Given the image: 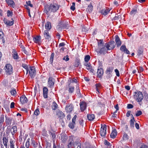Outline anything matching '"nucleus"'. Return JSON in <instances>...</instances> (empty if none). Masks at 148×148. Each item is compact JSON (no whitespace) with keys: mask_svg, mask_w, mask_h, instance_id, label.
Masks as SVG:
<instances>
[{"mask_svg":"<svg viewBox=\"0 0 148 148\" xmlns=\"http://www.w3.org/2000/svg\"><path fill=\"white\" fill-rule=\"evenodd\" d=\"M59 5L56 4H51L50 5H46L45 6L43 12L49 16L51 13H54L56 12L59 9Z\"/></svg>","mask_w":148,"mask_h":148,"instance_id":"1","label":"nucleus"},{"mask_svg":"<svg viewBox=\"0 0 148 148\" xmlns=\"http://www.w3.org/2000/svg\"><path fill=\"white\" fill-rule=\"evenodd\" d=\"M133 97L137 102H140L143 99V94L141 92H135L134 93Z\"/></svg>","mask_w":148,"mask_h":148,"instance_id":"2","label":"nucleus"},{"mask_svg":"<svg viewBox=\"0 0 148 148\" xmlns=\"http://www.w3.org/2000/svg\"><path fill=\"white\" fill-rule=\"evenodd\" d=\"M108 50V49L106 48V46L105 44L104 45L100 47H98L96 51L98 53L103 54L105 55L106 53H107Z\"/></svg>","mask_w":148,"mask_h":148,"instance_id":"3","label":"nucleus"},{"mask_svg":"<svg viewBox=\"0 0 148 148\" xmlns=\"http://www.w3.org/2000/svg\"><path fill=\"white\" fill-rule=\"evenodd\" d=\"M5 72L7 75H10L12 73V65L9 64H7L5 67Z\"/></svg>","mask_w":148,"mask_h":148,"instance_id":"4","label":"nucleus"},{"mask_svg":"<svg viewBox=\"0 0 148 148\" xmlns=\"http://www.w3.org/2000/svg\"><path fill=\"white\" fill-rule=\"evenodd\" d=\"M106 125L104 124L102 125L100 132V134L102 136L104 137L106 133Z\"/></svg>","mask_w":148,"mask_h":148,"instance_id":"5","label":"nucleus"},{"mask_svg":"<svg viewBox=\"0 0 148 148\" xmlns=\"http://www.w3.org/2000/svg\"><path fill=\"white\" fill-rule=\"evenodd\" d=\"M105 44L106 46V48L108 50L113 49L115 47V44L113 41H110L108 43H106Z\"/></svg>","mask_w":148,"mask_h":148,"instance_id":"6","label":"nucleus"},{"mask_svg":"<svg viewBox=\"0 0 148 148\" xmlns=\"http://www.w3.org/2000/svg\"><path fill=\"white\" fill-rule=\"evenodd\" d=\"M113 69V67H109L107 68L106 71V73L108 78H110L112 77V73Z\"/></svg>","mask_w":148,"mask_h":148,"instance_id":"7","label":"nucleus"},{"mask_svg":"<svg viewBox=\"0 0 148 148\" xmlns=\"http://www.w3.org/2000/svg\"><path fill=\"white\" fill-rule=\"evenodd\" d=\"M29 73L31 78H34L36 76V73L35 68L33 66L30 67Z\"/></svg>","mask_w":148,"mask_h":148,"instance_id":"8","label":"nucleus"},{"mask_svg":"<svg viewBox=\"0 0 148 148\" xmlns=\"http://www.w3.org/2000/svg\"><path fill=\"white\" fill-rule=\"evenodd\" d=\"M111 9L108 8H104L100 10V12L102 15L106 16L110 12Z\"/></svg>","mask_w":148,"mask_h":148,"instance_id":"9","label":"nucleus"},{"mask_svg":"<svg viewBox=\"0 0 148 148\" xmlns=\"http://www.w3.org/2000/svg\"><path fill=\"white\" fill-rule=\"evenodd\" d=\"M103 70L102 68L98 69L97 73V76L99 78H101L103 76Z\"/></svg>","mask_w":148,"mask_h":148,"instance_id":"10","label":"nucleus"},{"mask_svg":"<svg viewBox=\"0 0 148 148\" xmlns=\"http://www.w3.org/2000/svg\"><path fill=\"white\" fill-rule=\"evenodd\" d=\"M54 79L53 78L50 77L49 78L48 83L49 87H52L54 85Z\"/></svg>","mask_w":148,"mask_h":148,"instance_id":"11","label":"nucleus"},{"mask_svg":"<svg viewBox=\"0 0 148 148\" xmlns=\"http://www.w3.org/2000/svg\"><path fill=\"white\" fill-rule=\"evenodd\" d=\"M80 109L81 112H83L86 108V104L84 101L80 102L79 103Z\"/></svg>","mask_w":148,"mask_h":148,"instance_id":"12","label":"nucleus"},{"mask_svg":"<svg viewBox=\"0 0 148 148\" xmlns=\"http://www.w3.org/2000/svg\"><path fill=\"white\" fill-rule=\"evenodd\" d=\"M12 21H10L8 20L5 18H4L3 21L4 23L8 26H11L14 24L13 20L12 18L11 19Z\"/></svg>","mask_w":148,"mask_h":148,"instance_id":"13","label":"nucleus"},{"mask_svg":"<svg viewBox=\"0 0 148 148\" xmlns=\"http://www.w3.org/2000/svg\"><path fill=\"white\" fill-rule=\"evenodd\" d=\"M120 50L127 54H130L129 51L126 48L125 45H122L120 48Z\"/></svg>","mask_w":148,"mask_h":148,"instance_id":"14","label":"nucleus"},{"mask_svg":"<svg viewBox=\"0 0 148 148\" xmlns=\"http://www.w3.org/2000/svg\"><path fill=\"white\" fill-rule=\"evenodd\" d=\"M10 131L11 132V133L12 135V137H14V134L16 133L17 131V127L16 125L13 126L10 129Z\"/></svg>","mask_w":148,"mask_h":148,"instance_id":"15","label":"nucleus"},{"mask_svg":"<svg viewBox=\"0 0 148 148\" xmlns=\"http://www.w3.org/2000/svg\"><path fill=\"white\" fill-rule=\"evenodd\" d=\"M44 35L46 39H47L48 40H50L51 36L49 33L48 32V30H45L44 31Z\"/></svg>","mask_w":148,"mask_h":148,"instance_id":"16","label":"nucleus"},{"mask_svg":"<svg viewBox=\"0 0 148 148\" xmlns=\"http://www.w3.org/2000/svg\"><path fill=\"white\" fill-rule=\"evenodd\" d=\"M20 101L22 104H23L27 103L28 100L25 96H22L20 97Z\"/></svg>","mask_w":148,"mask_h":148,"instance_id":"17","label":"nucleus"},{"mask_svg":"<svg viewBox=\"0 0 148 148\" xmlns=\"http://www.w3.org/2000/svg\"><path fill=\"white\" fill-rule=\"evenodd\" d=\"M43 94L44 97L45 98H47L48 97L47 94H48V88L47 87H45L43 88Z\"/></svg>","mask_w":148,"mask_h":148,"instance_id":"18","label":"nucleus"},{"mask_svg":"<svg viewBox=\"0 0 148 148\" xmlns=\"http://www.w3.org/2000/svg\"><path fill=\"white\" fill-rule=\"evenodd\" d=\"M115 41L117 47H119L121 46V42L119 37L118 35H116L115 36Z\"/></svg>","mask_w":148,"mask_h":148,"instance_id":"19","label":"nucleus"},{"mask_svg":"<svg viewBox=\"0 0 148 148\" xmlns=\"http://www.w3.org/2000/svg\"><path fill=\"white\" fill-rule=\"evenodd\" d=\"M5 122L6 125H10L11 124L12 119V118H10L5 116Z\"/></svg>","mask_w":148,"mask_h":148,"instance_id":"20","label":"nucleus"},{"mask_svg":"<svg viewBox=\"0 0 148 148\" xmlns=\"http://www.w3.org/2000/svg\"><path fill=\"white\" fill-rule=\"evenodd\" d=\"M49 133L51 135V137L52 138L53 140V143L55 142V139L56 136V134L55 132L53 131L52 129L50 130Z\"/></svg>","mask_w":148,"mask_h":148,"instance_id":"21","label":"nucleus"},{"mask_svg":"<svg viewBox=\"0 0 148 148\" xmlns=\"http://www.w3.org/2000/svg\"><path fill=\"white\" fill-rule=\"evenodd\" d=\"M3 142L6 148H7L8 147V137H3Z\"/></svg>","mask_w":148,"mask_h":148,"instance_id":"22","label":"nucleus"},{"mask_svg":"<svg viewBox=\"0 0 148 148\" xmlns=\"http://www.w3.org/2000/svg\"><path fill=\"white\" fill-rule=\"evenodd\" d=\"M12 57L14 59H17L18 58V55L17 52L15 49H13L12 51Z\"/></svg>","mask_w":148,"mask_h":148,"instance_id":"23","label":"nucleus"},{"mask_svg":"<svg viewBox=\"0 0 148 148\" xmlns=\"http://www.w3.org/2000/svg\"><path fill=\"white\" fill-rule=\"evenodd\" d=\"M5 1L8 5L11 6L12 7L14 8L15 6V4L12 0H5Z\"/></svg>","mask_w":148,"mask_h":148,"instance_id":"24","label":"nucleus"},{"mask_svg":"<svg viewBox=\"0 0 148 148\" xmlns=\"http://www.w3.org/2000/svg\"><path fill=\"white\" fill-rule=\"evenodd\" d=\"M61 26L62 29H68V27L69 26L68 24V23L67 22H61Z\"/></svg>","mask_w":148,"mask_h":148,"instance_id":"25","label":"nucleus"},{"mask_svg":"<svg viewBox=\"0 0 148 148\" xmlns=\"http://www.w3.org/2000/svg\"><path fill=\"white\" fill-rule=\"evenodd\" d=\"M73 109V107L72 105H70L68 106H66L65 110L67 112H71Z\"/></svg>","mask_w":148,"mask_h":148,"instance_id":"26","label":"nucleus"},{"mask_svg":"<svg viewBox=\"0 0 148 148\" xmlns=\"http://www.w3.org/2000/svg\"><path fill=\"white\" fill-rule=\"evenodd\" d=\"M117 135V132L116 130H113L111 133L110 136L111 138H114Z\"/></svg>","mask_w":148,"mask_h":148,"instance_id":"27","label":"nucleus"},{"mask_svg":"<svg viewBox=\"0 0 148 148\" xmlns=\"http://www.w3.org/2000/svg\"><path fill=\"white\" fill-rule=\"evenodd\" d=\"M40 38L41 37L40 36H36L33 38V40L35 43H37L40 41Z\"/></svg>","mask_w":148,"mask_h":148,"instance_id":"28","label":"nucleus"},{"mask_svg":"<svg viewBox=\"0 0 148 148\" xmlns=\"http://www.w3.org/2000/svg\"><path fill=\"white\" fill-rule=\"evenodd\" d=\"M80 59L79 58H77L75 62L74 66L75 67H78L80 64Z\"/></svg>","mask_w":148,"mask_h":148,"instance_id":"29","label":"nucleus"},{"mask_svg":"<svg viewBox=\"0 0 148 148\" xmlns=\"http://www.w3.org/2000/svg\"><path fill=\"white\" fill-rule=\"evenodd\" d=\"M45 28L47 30H49L51 28V23L49 22H47L45 25Z\"/></svg>","mask_w":148,"mask_h":148,"instance_id":"30","label":"nucleus"},{"mask_svg":"<svg viewBox=\"0 0 148 148\" xmlns=\"http://www.w3.org/2000/svg\"><path fill=\"white\" fill-rule=\"evenodd\" d=\"M95 118V115L94 114H88L87 116V119L90 121L93 120Z\"/></svg>","mask_w":148,"mask_h":148,"instance_id":"31","label":"nucleus"},{"mask_svg":"<svg viewBox=\"0 0 148 148\" xmlns=\"http://www.w3.org/2000/svg\"><path fill=\"white\" fill-rule=\"evenodd\" d=\"M98 47H101L104 45V42L103 40H99L98 41Z\"/></svg>","mask_w":148,"mask_h":148,"instance_id":"32","label":"nucleus"},{"mask_svg":"<svg viewBox=\"0 0 148 148\" xmlns=\"http://www.w3.org/2000/svg\"><path fill=\"white\" fill-rule=\"evenodd\" d=\"M86 69L89 71L90 72L94 73V70L92 68L91 64L86 67Z\"/></svg>","mask_w":148,"mask_h":148,"instance_id":"33","label":"nucleus"},{"mask_svg":"<svg viewBox=\"0 0 148 148\" xmlns=\"http://www.w3.org/2000/svg\"><path fill=\"white\" fill-rule=\"evenodd\" d=\"M93 6L91 5H90L88 6L87 9L89 13H91L93 10Z\"/></svg>","mask_w":148,"mask_h":148,"instance_id":"34","label":"nucleus"},{"mask_svg":"<svg viewBox=\"0 0 148 148\" xmlns=\"http://www.w3.org/2000/svg\"><path fill=\"white\" fill-rule=\"evenodd\" d=\"M32 143H31L34 146V148H36L38 146V143H36L35 141L33 139H31Z\"/></svg>","mask_w":148,"mask_h":148,"instance_id":"35","label":"nucleus"},{"mask_svg":"<svg viewBox=\"0 0 148 148\" xmlns=\"http://www.w3.org/2000/svg\"><path fill=\"white\" fill-rule=\"evenodd\" d=\"M73 140L71 139L70 142L68 145V148H72L73 145Z\"/></svg>","mask_w":148,"mask_h":148,"instance_id":"36","label":"nucleus"},{"mask_svg":"<svg viewBox=\"0 0 148 148\" xmlns=\"http://www.w3.org/2000/svg\"><path fill=\"white\" fill-rule=\"evenodd\" d=\"M134 117L131 119L130 121V126L132 127H134Z\"/></svg>","mask_w":148,"mask_h":148,"instance_id":"37","label":"nucleus"},{"mask_svg":"<svg viewBox=\"0 0 148 148\" xmlns=\"http://www.w3.org/2000/svg\"><path fill=\"white\" fill-rule=\"evenodd\" d=\"M74 87L72 86H70L69 89V92L70 93H72L73 92Z\"/></svg>","mask_w":148,"mask_h":148,"instance_id":"38","label":"nucleus"},{"mask_svg":"<svg viewBox=\"0 0 148 148\" xmlns=\"http://www.w3.org/2000/svg\"><path fill=\"white\" fill-rule=\"evenodd\" d=\"M22 66L26 70V74H27L29 71V69L27 66L25 64H22Z\"/></svg>","mask_w":148,"mask_h":148,"instance_id":"39","label":"nucleus"},{"mask_svg":"<svg viewBox=\"0 0 148 148\" xmlns=\"http://www.w3.org/2000/svg\"><path fill=\"white\" fill-rule=\"evenodd\" d=\"M137 12L136 8H135L132 9V10L130 12V14L131 15L135 14Z\"/></svg>","mask_w":148,"mask_h":148,"instance_id":"40","label":"nucleus"},{"mask_svg":"<svg viewBox=\"0 0 148 148\" xmlns=\"http://www.w3.org/2000/svg\"><path fill=\"white\" fill-rule=\"evenodd\" d=\"M90 58V56L89 55H87L85 56L84 58V60L85 62H88Z\"/></svg>","mask_w":148,"mask_h":148,"instance_id":"41","label":"nucleus"},{"mask_svg":"<svg viewBox=\"0 0 148 148\" xmlns=\"http://www.w3.org/2000/svg\"><path fill=\"white\" fill-rule=\"evenodd\" d=\"M30 138H29L27 139V140L25 144V147H26V148H29V146L30 145Z\"/></svg>","mask_w":148,"mask_h":148,"instance_id":"42","label":"nucleus"},{"mask_svg":"<svg viewBox=\"0 0 148 148\" xmlns=\"http://www.w3.org/2000/svg\"><path fill=\"white\" fill-rule=\"evenodd\" d=\"M10 147H14V143L15 141H14L12 139H10Z\"/></svg>","mask_w":148,"mask_h":148,"instance_id":"43","label":"nucleus"},{"mask_svg":"<svg viewBox=\"0 0 148 148\" xmlns=\"http://www.w3.org/2000/svg\"><path fill=\"white\" fill-rule=\"evenodd\" d=\"M57 107L58 105L56 103H53V104L52 107V110H56L57 108Z\"/></svg>","mask_w":148,"mask_h":148,"instance_id":"44","label":"nucleus"},{"mask_svg":"<svg viewBox=\"0 0 148 148\" xmlns=\"http://www.w3.org/2000/svg\"><path fill=\"white\" fill-rule=\"evenodd\" d=\"M39 109L38 108L36 109L34 112V114L36 115L37 116L40 114Z\"/></svg>","mask_w":148,"mask_h":148,"instance_id":"45","label":"nucleus"},{"mask_svg":"<svg viewBox=\"0 0 148 148\" xmlns=\"http://www.w3.org/2000/svg\"><path fill=\"white\" fill-rule=\"evenodd\" d=\"M10 92L12 95H14L16 94V89H13L12 90L10 91Z\"/></svg>","mask_w":148,"mask_h":148,"instance_id":"46","label":"nucleus"},{"mask_svg":"<svg viewBox=\"0 0 148 148\" xmlns=\"http://www.w3.org/2000/svg\"><path fill=\"white\" fill-rule=\"evenodd\" d=\"M75 124L72 123H69V127L71 129H73L74 127V125Z\"/></svg>","mask_w":148,"mask_h":148,"instance_id":"47","label":"nucleus"},{"mask_svg":"<svg viewBox=\"0 0 148 148\" xmlns=\"http://www.w3.org/2000/svg\"><path fill=\"white\" fill-rule=\"evenodd\" d=\"M13 14V12H11L10 10H8L7 11V16L8 17L12 16Z\"/></svg>","mask_w":148,"mask_h":148,"instance_id":"48","label":"nucleus"},{"mask_svg":"<svg viewBox=\"0 0 148 148\" xmlns=\"http://www.w3.org/2000/svg\"><path fill=\"white\" fill-rule=\"evenodd\" d=\"M54 55L53 53H52L51 55L50 60V62H51V63H52L53 62V60L54 57Z\"/></svg>","mask_w":148,"mask_h":148,"instance_id":"49","label":"nucleus"},{"mask_svg":"<svg viewBox=\"0 0 148 148\" xmlns=\"http://www.w3.org/2000/svg\"><path fill=\"white\" fill-rule=\"evenodd\" d=\"M101 86V84H95L96 90L98 92V93H99V88Z\"/></svg>","mask_w":148,"mask_h":148,"instance_id":"50","label":"nucleus"},{"mask_svg":"<svg viewBox=\"0 0 148 148\" xmlns=\"http://www.w3.org/2000/svg\"><path fill=\"white\" fill-rule=\"evenodd\" d=\"M123 139L124 140H127L128 139V136L127 134H125L123 135Z\"/></svg>","mask_w":148,"mask_h":148,"instance_id":"51","label":"nucleus"},{"mask_svg":"<svg viewBox=\"0 0 148 148\" xmlns=\"http://www.w3.org/2000/svg\"><path fill=\"white\" fill-rule=\"evenodd\" d=\"M53 148H61L60 147V146H59L58 145L56 144L55 141H54V142L53 143Z\"/></svg>","mask_w":148,"mask_h":148,"instance_id":"52","label":"nucleus"},{"mask_svg":"<svg viewBox=\"0 0 148 148\" xmlns=\"http://www.w3.org/2000/svg\"><path fill=\"white\" fill-rule=\"evenodd\" d=\"M2 84L5 86H6L8 84V81L7 80H5L3 81Z\"/></svg>","mask_w":148,"mask_h":148,"instance_id":"53","label":"nucleus"},{"mask_svg":"<svg viewBox=\"0 0 148 148\" xmlns=\"http://www.w3.org/2000/svg\"><path fill=\"white\" fill-rule=\"evenodd\" d=\"M58 115L60 117H63L64 116V113L62 112H59L58 113Z\"/></svg>","mask_w":148,"mask_h":148,"instance_id":"54","label":"nucleus"},{"mask_svg":"<svg viewBox=\"0 0 148 148\" xmlns=\"http://www.w3.org/2000/svg\"><path fill=\"white\" fill-rule=\"evenodd\" d=\"M75 3L74 2H73L72 3V5L71 6V10H72L73 11H74L75 9Z\"/></svg>","mask_w":148,"mask_h":148,"instance_id":"55","label":"nucleus"},{"mask_svg":"<svg viewBox=\"0 0 148 148\" xmlns=\"http://www.w3.org/2000/svg\"><path fill=\"white\" fill-rule=\"evenodd\" d=\"M63 60H64L66 61H69V56L68 55H66V56H64L63 58Z\"/></svg>","mask_w":148,"mask_h":148,"instance_id":"56","label":"nucleus"},{"mask_svg":"<svg viewBox=\"0 0 148 148\" xmlns=\"http://www.w3.org/2000/svg\"><path fill=\"white\" fill-rule=\"evenodd\" d=\"M142 114V112L141 111H139L136 114V116H138Z\"/></svg>","mask_w":148,"mask_h":148,"instance_id":"57","label":"nucleus"},{"mask_svg":"<svg viewBox=\"0 0 148 148\" xmlns=\"http://www.w3.org/2000/svg\"><path fill=\"white\" fill-rule=\"evenodd\" d=\"M143 51L142 50L140 49H139L138 51V54L137 55L138 56H140L141 54H142L143 53Z\"/></svg>","mask_w":148,"mask_h":148,"instance_id":"58","label":"nucleus"},{"mask_svg":"<svg viewBox=\"0 0 148 148\" xmlns=\"http://www.w3.org/2000/svg\"><path fill=\"white\" fill-rule=\"evenodd\" d=\"M26 3L28 6L29 5L32 7H33V5L31 3V1H27Z\"/></svg>","mask_w":148,"mask_h":148,"instance_id":"59","label":"nucleus"},{"mask_svg":"<svg viewBox=\"0 0 148 148\" xmlns=\"http://www.w3.org/2000/svg\"><path fill=\"white\" fill-rule=\"evenodd\" d=\"M76 117H77V116L76 115H75L72 119V123H73L75 124V120H76Z\"/></svg>","mask_w":148,"mask_h":148,"instance_id":"60","label":"nucleus"},{"mask_svg":"<svg viewBox=\"0 0 148 148\" xmlns=\"http://www.w3.org/2000/svg\"><path fill=\"white\" fill-rule=\"evenodd\" d=\"M20 47L22 48V49L24 53L26 54H27V52L26 51V50L25 49V48L24 47H22V46H21Z\"/></svg>","mask_w":148,"mask_h":148,"instance_id":"61","label":"nucleus"},{"mask_svg":"<svg viewBox=\"0 0 148 148\" xmlns=\"http://www.w3.org/2000/svg\"><path fill=\"white\" fill-rule=\"evenodd\" d=\"M127 108L128 109H131L133 108V106L132 104H128L127 106Z\"/></svg>","mask_w":148,"mask_h":148,"instance_id":"62","label":"nucleus"},{"mask_svg":"<svg viewBox=\"0 0 148 148\" xmlns=\"http://www.w3.org/2000/svg\"><path fill=\"white\" fill-rule=\"evenodd\" d=\"M119 16L118 15V14H116V16L114 17V19L116 20H118L119 19Z\"/></svg>","mask_w":148,"mask_h":148,"instance_id":"63","label":"nucleus"},{"mask_svg":"<svg viewBox=\"0 0 148 148\" xmlns=\"http://www.w3.org/2000/svg\"><path fill=\"white\" fill-rule=\"evenodd\" d=\"M114 71L116 73V75L117 76L119 77V73L118 70L117 69H115Z\"/></svg>","mask_w":148,"mask_h":148,"instance_id":"64","label":"nucleus"}]
</instances>
